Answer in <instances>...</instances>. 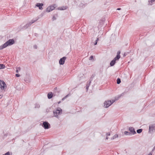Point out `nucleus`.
<instances>
[{
	"label": "nucleus",
	"mask_w": 155,
	"mask_h": 155,
	"mask_svg": "<svg viewBox=\"0 0 155 155\" xmlns=\"http://www.w3.org/2000/svg\"><path fill=\"white\" fill-rule=\"evenodd\" d=\"M14 41L13 39H9L2 45L0 46V50L2 49L8 45H13L14 43Z\"/></svg>",
	"instance_id": "1"
},
{
	"label": "nucleus",
	"mask_w": 155,
	"mask_h": 155,
	"mask_svg": "<svg viewBox=\"0 0 155 155\" xmlns=\"http://www.w3.org/2000/svg\"><path fill=\"white\" fill-rule=\"evenodd\" d=\"M120 51H117V55L116 57L111 61L110 63V66H114L116 63V61L117 60H118L120 57Z\"/></svg>",
	"instance_id": "2"
},
{
	"label": "nucleus",
	"mask_w": 155,
	"mask_h": 155,
	"mask_svg": "<svg viewBox=\"0 0 155 155\" xmlns=\"http://www.w3.org/2000/svg\"><path fill=\"white\" fill-rule=\"evenodd\" d=\"M155 124H150L149 126L148 133H152L155 132Z\"/></svg>",
	"instance_id": "3"
},
{
	"label": "nucleus",
	"mask_w": 155,
	"mask_h": 155,
	"mask_svg": "<svg viewBox=\"0 0 155 155\" xmlns=\"http://www.w3.org/2000/svg\"><path fill=\"white\" fill-rule=\"evenodd\" d=\"M38 20V19H37L35 20H32L31 22H30L29 23L26 24V25L23 26L22 27V29H26L28 28L33 23L36 21Z\"/></svg>",
	"instance_id": "4"
},
{
	"label": "nucleus",
	"mask_w": 155,
	"mask_h": 155,
	"mask_svg": "<svg viewBox=\"0 0 155 155\" xmlns=\"http://www.w3.org/2000/svg\"><path fill=\"white\" fill-rule=\"evenodd\" d=\"M61 111L62 110L60 108H58L55 110L53 111L54 116L58 118V115Z\"/></svg>",
	"instance_id": "5"
},
{
	"label": "nucleus",
	"mask_w": 155,
	"mask_h": 155,
	"mask_svg": "<svg viewBox=\"0 0 155 155\" xmlns=\"http://www.w3.org/2000/svg\"><path fill=\"white\" fill-rule=\"evenodd\" d=\"M42 125L45 129H48L50 128V125L47 121L43 122Z\"/></svg>",
	"instance_id": "6"
},
{
	"label": "nucleus",
	"mask_w": 155,
	"mask_h": 155,
	"mask_svg": "<svg viewBox=\"0 0 155 155\" xmlns=\"http://www.w3.org/2000/svg\"><path fill=\"white\" fill-rule=\"evenodd\" d=\"M56 7V4H54L53 5H51L49 7H48L46 9V12H49L54 9V8Z\"/></svg>",
	"instance_id": "7"
},
{
	"label": "nucleus",
	"mask_w": 155,
	"mask_h": 155,
	"mask_svg": "<svg viewBox=\"0 0 155 155\" xmlns=\"http://www.w3.org/2000/svg\"><path fill=\"white\" fill-rule=\"evenodd\" d=\"M5 86H6L5 83L3 81L0 80V88L1 90H4Z\"/></svg>",
	"instance_id": "8"
},
{
	"label": "nucleus",
	"mask_w": 155,
	"mask_h": 155,
	"mask_svg": "<svg viewBox=\"0 0 155 155\" xmlns=\"http://www.w3.org/2000/svg\"><path fill=\"white\" fill-rule=\"evenodd\" d=\"M110 103V101L108 100L107 101H105L104 103V106L105 108H107L110 106L112 103Z\"/></svg>",
	"instance_id": "9"
},
{
	"label": "nucleus",
	"mask_w": 155,
	"mask_h": 155,
	"mask_svg": "<svg viewBox=\"0 0 155 155\" xmlns=\"http://www.w3.org/2000/svg\"><path fill=\"white\" fill-rule=\"evenodd\" d=\"M67 58L66 57H64L61 58L59 61V63L60 65H63L65 62V60Z\"/></svg>",
	"instance_id": "10"
},
{
	"label": "nucleus",
	"mask_w": 155,
	"mask_h": 155,
	"mask_svg": "<svg viewBox=\"0 0 155 155\" xmlns=\"http://www.w3.org/2000/svg\"><path fill=\"white\" fill-rule=\"evenodd\" d=\"M129 130L130 131V133L131 134V135L136 134L134 129L132 127H130L129 128Z\"/></svg>",
	"instance_id": "11"
},
{
	"label": "nucleus",
	"mask_w": 155,
	"mask_h": 155,
	"mask_svg": "<svg viewBox=\"0 0 155 155\" xmlns=\"http://www.w3.org/2000/svg\"><path fill=\"white\" fill-rule=\"evenodd\" d=\"M35 5L36 6L38 7L39 9L42 10L43 9V8L42 7L43 5V3H37Z\"/></svg>",
	"instance_id": "12"
},
{
	"label": "nucleus",
	"mask_w": 155,
	"mask_h": 155,
	"mask_svg": "<svg viewBox=\"0 0 155 155\" xmlns=\"http://www.w3.org/2000/svg\"><path fill=\"white\" fill-rule=\"evenodd\" d=\"M59 91H58L57 87L54 88V92L53 93L54 96H58L59 94Z\"/></svg>",
	"instance_id": "13"
},
{
	"label": "nucleus",
	"mask_w": 155,
	"mask_h": 155,
	"mask_svg": "<svg viewBox=\"0 0 155 155\" xmlns=\"http://www.w3.org/2000/svg\"><path fill=\"white\" fill-rule=\"evenodd\" d=\"M54 96L53 93L51 92H49L48 94V97L49 99L51 98Z\"/></svg>",
	"instance_id": "14"
},
{
	"label": "nucleus",
	"mask_w": 155,
	"mask_h": 155,
	"mask_svg": "<svg viewBox=\"0 0 155 155\" xmlns=\"http://www.w3.org/2000/svg\"><path fill=\"white\" fill-rule=\"evenodd\" d=\"M124 134L126 135H131V134L130 132L127 131H125L124 132Z\"/></svg>",
	"instance_id": "15"
},
{
	"label": "nucleus",
	"mask_w": 155,
	"mask_h": 155,
	"mask_svg": "<svg viewBox=\"0 0 155 155\" xmlns=\"http://www.w3.org/2000/svg\"><path fill=\"white\" fill-rule=\"evenodd\" d=\"M118 135L116 134L114 135L113 136V137L111 138V140H114V139L117 138L118 137Z\"/></svg>",
	"instance_id": "16"
},
{
	"label": "nucleus",
	"mask_w": 155,
	"mask_h": 155,
	"mask_svg": "<svg viewBox=\"0 0 155 155\" xmlns=\"http://www.w3.org/2000/svg\"><path fill=\"white\" fill-rule=\"evenodd\" d=\"M5 67V65L3 64H0V69L4 68Z\"/></svg>",
	"instance_id": "17"
},
{
	"label": "nucleus",
	"mask_w": 155,
	"mask_h": 155,
	"mask_svg": "<svg viewBox=\"0 0 155 155\" xmlns=\"http://www.w3.org/2000/svg\"><path fill=\"white\" fill-rule=\"evenodd\" d=\"M120 82H121L120 79L119 78H118L117 79V84H120Z\"/></svg>",
	"instance_id": "18"
},
{
	"label": "nucleus",
	"mask_w": 155,
	"mask_h": 155,
	"mask_svg": "<svg viewBox=\"0 0 155 155\" xmlns=\"http://www.w3.org/2000/svg\"><path fill=\"white\" fill-rule=\"evenodd\" d=\"M142 129H141L137 130V133L140 134L142 132Z\"/></svg>",
	"instance_id": "19"
},
{
	"label": "nucleus",
	"mask_w": 155,
	"mask_h": 155,
	"mask_svg": "<svg viewBox=\"0 0 155 155\" xmlns=\"http://www.w3.org/2000/svg\"><path fill=\"white\" fill-rule=\"evenodd\" d=\"M10 153L8 151L3 155H12V153L11 152V154H10Z\"/></svg>",
	"instance_id": "20"
},
{
	"label": "nucleus",
	"mask_w": 155,
	"mask_h": 155,
	"mask_svg": "<svg viewBox=\"0 0 155 155\" xmlns=\"http://www.w3.org/2000/svg\"><path fill=\"white\" fill-rule=\"evenodd\" d=\"M91 83V81H89L86 84V86H90Z\"/></svg>",
	"instance_id": "21"
},
{
	"label": "nucleus",
	"mask_w": 155,
	"mask_h": 155,
	"mask_svg": "<svg viewBox=\"0 0 155 155\" xmlns=\"http://www.w3.org/2000/svg\"><path fill=\"white\" fill-rule=\"evenodd\" d=\"M155 0H151L149 2V3L151 5L152 4L151 3H153L155 1Z\"/></svg>",
	"instance_id": "22"
},
{
	"label": "nucleus",
	"mask_w": 155,
	"mask_h": 155,
	"mask_svg": "<svg viewBox=\"0 0 155 155\" xmlns=\"http://www.w3.org/2000/svg\"><path fill=\"white\" fill-rule=\"evenodd\" d=\"M98 39H99L98 38H97V40L95 41V42L94 44V45H96L97 44V41L98 40Z\"/></svg>",
	"instance_id": "23"
},
{
	"label": "nucleus",
	"mask_w": 155,
	"mask_h": 155,
	"mask_svg": "<svg viewBox=\"0 0 155 155\" xmlns=\"http://www.w3.org/2000/svg\"><path fill=\"white\" fill-rule=\"evenodd\" d=\"M40 107V105L38 104H36L35 105V107L36 108H38Z\"/></svg>",
	"instance_id": "24"
},
{
	"label": "nucleus",
	"mask_w": 155,
	"mask_h": 155,
	"mask_svg": "<svg viewBox=\"0 0 155 155\" xmlns=\"http://www.w3.org/2000/svg\"><path fill=\"white\" fill-rule=\"evenodd\" d=\"M94 77V76L93 75H92L91 76V77L90 78V81H91L92 80L93 78Z\"/></svg>",
	"instance_id": "25"
},
{
	"label": "nucleus",
	"mask_w": 155,
	"mask_h": 155,
	"mask_svg": "<svg viewBox=\"0 0 155 155\" xmlns=\"http://www.w3.org/2000/svg\"><path fill=\"white\" fill-rule=\"evenodd\" d=\"M62 8V10H64L66 9L67 8L65 6H63Z\"/></svg>",
	"instance_id": "26"
},
{
	"label": "nucleus",
	"mask_w": 155,
	"mask_h": 155,
	"mask_svg": "<svg viewBox=\"0 0 155 155\" xmlns=\"http://www.w3.org/2000/svg\"><path fill=\"white\" fill-rule=\"evenodd\" d=\"M110 132L107 133L106 134V136H110Z\"/></svg>",
	"instance_id": "27"
},
{
	"label": "nucleus",
	"mask_w": 155,
	"mask_h": 155,
	"mask_svg": "<svg viewBox=\"0 0 155 155\" xmlns=\"http://www.w3.org/2000/svg\"><path fill=\"white\" fill-rule=\"evenodd\" d=\"M33 48H34L35 49H37V46L36 45H35L34 46H33Z\"/></svg>",
	"instance_id": "28"
},
{
	"label": "nucleus",
	"mask_w": 155,
	"mask_h": 155,
	"mask_svg": "<svg viewBox=\"0 0 155 155\" xmlns=\"http://www.w3.org/2000/svg\"><path fill=\"white\" fill-rule=\"evenodd\" d=\"M93 59V56H91L89 58V60H91Z\"/></svg>",
	"instance_id": "29"
},
{
	"label": "nucleus",
	"mask_w": 155,
	"mask_h": 155,
	"mask_svg": "<svg viewBox=\"0 0 155 155\" xmlns=\"http://www.w3.org/2000/svg\"><path fill=\"white\" fill-rule=\"evenodd\" d=\"M56 19V17L54 16L52 18L53 20H55Z\"/></svg>",
	"instance_id": "30"
},
{
	"label": "nucleus",
	"mask_w": 155,
	"mask_h": 155,
	"mask_svg": "<svg viewBox=\"0 0 155 155\" xmlns=\"http://www.w3.org/2000/svg\"><path fill=\"white\" fill-rule=\"evenodd\" d=\"M115 101V100H112V101H110V103H112V104Z\"/></svg>",
	"instance_id": "31"
},
{
	"label": "nucleus",
	"mask_w": 155,
	"mask_h": 155,
	"mask_svg": "<svg viewBox=\"0 0 155 155\" xmlns=\"http://www.w3.org/2000/svg\"><path fill=\"white\" fill-rule=\"evenodd\" d=\"M20 76V75L18 74H15V76L17 77H19Z\"/></svg>",
	"instance_id": "32"
},
{
	"label": "nucleus",
	"mask_w": 155,
	"mask_h": 155,
	"mask_svg": "<svg viewBox=\"0 0 155 155\" xmlns=\"http://www.w3.org/2000/svg\"><path fill=\"white\" fill-rule=\"evenodd\" d=\"M89 86H86V89L87 90V91L88 89Z\"/></svg>",
	"instance_id": "33"
},
{
	"label": "nucleus",
	"mask_w": 155,
	"mask_h": 155,
	"mask_svg": "<svg viewBox=\"0 0 155 155\" xmlns=\"http://www.w3.org/2000/svg\"><path fill=\"white\" fill-rule=\"evenodd\" d=\"M62 7H59V8H58V10H62Z\"/></svg>",
	"instance_id": "34"
},
{
	"label": "nucleus",
	"mask_w": 155,
	"mask_h": 155,
	"mask_svg": "<svg viewBox=\"0 0 155 155\" xmlns=\"http://www.w3.org/2000/svg\"><path fill=\"white\" fill-rule=\"evenodd\" d=\"M16 73H18V68H17V69L16 70Z\"/></svg>",
	"instance_id": "35"
},
{
	"label": "nucleus",
	"mask_w": 155,
	"mask_h": 155,
	"mask_svg": "<svg viewBox=\"0 0 155 155\" xmlns=\"http://www.w3.org/2000/svg\"><path fill=\"white\" fill-rule=\"evenodd\" d=\"M152 155V153L151 152L149 153L148 154V155Z\"/></svg>",
	"instance_id": "36"
},
{
	"label": "nucleus",
	"mask_w": 155,
	"mask_h": 155,
	"mask_svg": "<svg viewBox=\"0 0 155 155\" xmlns=\"http://www.w3.org/2000/svg\"><path fill=\"white\" fill-rule=\"evenodd\" d=\"M4 136H5V137H6V136H7V134H4Z\"/></svg>",
	"instance_id": "37"
},
{
	"label": "nucleus",
	"mask_w": 155,
	"mask_h": 155,
	"mask_svg": "<svg viewBox=\"0 0 155 155\" xmlns=\"http://www.w3.org/2000/svg\"><path fill=\"white\" fill-rule=\"evenodd\" d=\"M155 149V146L153 148V150H152V151H153Z\"/></svg>",
	"instance_id": "38"
},
{
	"label": "nucleus",
	"mask_w": 155,
	"mask_h": 155,
	"mask_svg": "<svg viewBox=\"0 0 155 155\" xmlns=\"http://www.w3.org/2000/svg\"><path fill=\"white\" fill-rule=\"evenodd\" d=\"M68 95H67L66 96L64 97L65 98H66L67 97H68Z\"/></svg>",
	"instance_id": "39"
},
{
	"label": "nucleus",
	"mask_w": 155,
	"mask_h": 155,
	"mask_svg": "<svg viewBox=\"0 0 155 155\" xmlns=\"http://www.w3.org/2000/svg\"><path fill=\"white\" fill-rule=\"evenodd\" d=\"M38 34L37 33H35V35L36 36H38Z\"/></svg>",
	"instance_id": "40"
},
{
	"label": "nucleus",
	"mask_w": 155,
	"mask_h": 155,
	"mask_svg": "<svg viewBox=\"0 0 155 155\" xmlns=\"http://www.w3.org/2000/svg\"><path fill=\"white\" fill-rule=\"evenodd\" d=\"M121 8H117V10H121Z\"/></svg>",
	"instance_id": "41"
},
{
	"label": "nucleus",
	"mask_w": 155,
	"mask_h": 155,
	"mask_svg": "<svg viewBox=\"0 0 155 155\" xmlns=\"http://www.w3.org/2000/svg\"><path fill=\"white\" fill-rule=\"evenodd\" d=\"M65 99H66V98H65V97H63V98L62 99V100H63H63H64Z\"/></svg>",
	"instance_id": "42"
},
{
	"label": "nucleus",
	"mask_w": 155,
	"mask_h": 155,
	"mask_svg": "<svg viewBox=\"0 0 155 155\" xmlns=\"http://www.w3.org/2000/svg\"><path fill=\"white\" fill-rule=\"evenodd\" d=\"M106 139L107 140L108 139V137L107 136H106Z\"/></svg>",
	"instance_id": "43"
},
{
	"label": "nucleus",
	"mask_w": 155,
	"mask_h": 155,
	"mask_svg": "<svg viewBox=\"0 0 155 155\" xmlns=\"http://www.w3.org/2000/svg\"><path fill=\"white\" fill-rule=\"evenodd\" d=\"M127 54H126V53H124V56H126V55H127Z\"/></svg>",
	"instance_id": "44"
},
{
	"label": "nucleus",
	"mask_w": 155,
	"mask_h": 155,
	"mask_svg": "<svg viewBox=\"0 0 155 155\" xmlns=\"http://www.w3.org/2000/svg\"><path fill=\"white\" fill-rule=\"evenodd\" d=\"M2 97V96L1 95H0V99H1Z\"/></svg>",
	"instance_id": "45"
},
{
	"label": "nucleus",
	"mask_w": 155,
	"mask_h": 155,
	"mask_svg": "<svg viewBox=\"0 0 155 155\" xmlns=\"http://www.w3.org/2000/svg\"><path fill=\"white\" fill-rule=\"evenodd\" d=\"M18 68V69H19L20 70V69H21V68H20V67H19Z\"/></svg>",
	"instance_id": "46"
},
{
	"label": "nucleus",
	"mask_w": 155,
	"mask_h": 155,
	"mask_svg": "<svg viewBox=\"0 0 155 155\" xmlns=\"http://www.w3.org/2000/svg\"><path fill=\"white\" fill-rule=\"evenodd\" d=\"M60 102H61V101H59V102H58V104H60Z\"/></svg>",
	"instance_id": "47"
}]
</instances>
